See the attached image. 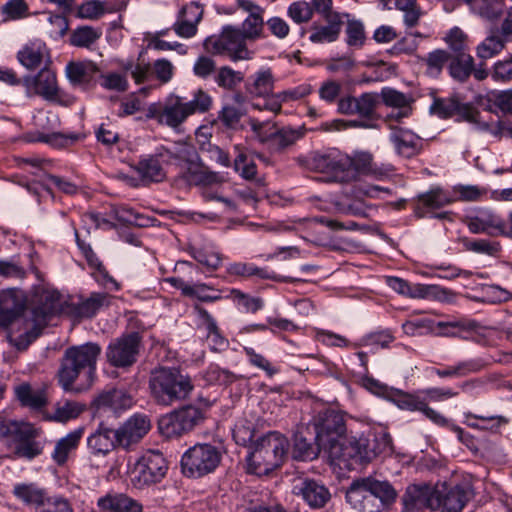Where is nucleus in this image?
I'll list each match as a JSON object with an SVG mask.
<instances>
[{"instance_id":"f257e3e1","label":"nucleus","mask_w":512,"mask_h":512,"mask_svg":"<svg viewBox=\"0 0 512 512\" xmlns=\"http://www.w3.org/2000/svg\"><path fill=\"white\" fill-rule=\"evenodd\" d=\"M101 354V347L94 342L68 347L61 358L57 378L60 386L66 392H80L75 388V381L85 376L87 386H90L96 372L97 360Z\"/></svg>"},{"instance_id":"f03ea898","label":"nucleus","mask_w":512,"mask_h":512,"mask_svg":"<svg viewBox=\"0 0 512 512\" xmlns=\"http://www.w3.org/2000/svg\"><path fill=\"white\" fill-rule=\"evenodd\" d=\"M61 310V295L55 290L38 287L31 298V320L24 322L25 329L22 334H8L9 342L17 350L23 351L35 341L42 333L48 321Z\"/></svg>"},{"instance_id":"7ed1b4c3","label":"nucleus","mask_w":512,"mask_h":512,"mask_svg":"<svg viewBox=\"0 0 512 512\" xmlns=\"http://www.w3.org/2000/svg\"><path fill=\"white\" fill-rule=\"evenodd\" d=\"M40 430L34 425L0 415V440L12 451V459L31 461L43 453L44 443L38 440Z\"/></svg>"},{"instance_id":"20e7f679","label":"nucleus","mask_w":512,"mask_h":512,"mask_svg":"<svg viewBox=\"0 0 512 512\" xmlns=\"http://www.w3.org/2000/svg\"><path fill=\"white\" fill-rule=\"evenodd\" d=\"M194 386L191 378L177 368L161 367L151 372L149 389L158 404L169 406L185 400Z\"/></svg>"},{"instance_id":"39448f33","label":"nucleus","mask_w":512,"mask_h":512,"mask_svg":"<svg viewBox=\"0 0 512 512\" xmlns=\"http://www.w3.org/2000/svg\"><path fill=\"white\" fill-rule=\"evenodd\" d=\"M288 440L276 431L260 437L247 457V472L255 475H267L278 468L287 453Z\"/></svg>"},{"instance_id":"423d86ee","label":"nucleus","mask_w":512,"mask_h":512,"mask_svg":"<svg viewBox=\"0 0 512 512\" xmlns=\"http://www.w3.org/2000/svg\"><path fill=\"white\" fill-rule=\"evenodd\" d=\"M381 449L372 445L364 434L343 437L337 444L330 447L327 452L331 462L340 468L354 470L358 466H364L372 462Z\"/></svg>"},{"instance_id":"0eeeda50","label":"nucleus","mask_w":512,"mask_h":512,"mask_svg":"<svg viewBox=\"0 0 512 512\" xmlns=\"http://www.w3.org/2000/svg\"><path fill=\"white\" fill-rule=\"evenodd\" d=\"M298 163L308 170L330 175L334 182L347 183L357 175L354 160L337 149L312 152L299 158Z\"/></svg>"},{"instance_id":"6e6552de","label":"nucleus","mask_w":512,"mask_h":512,"mask_svg":"<svg viewBox=\"0 0 512 512\" xmlns=\"http://www.w3.org/2000/svg\"><path fill=\"white\" fill-rule=\"evenodd\" d=\"M246 41L239 28L226 25L218 36L206 38L204 47L208 52L214 55H226L234 62L250 60L253 53L248 49Z\"/></svg>"},{"instance_id":"1a4fd4ad","label":"nucleus","mask_w":512,"mask_h":512,"mask_svg":"<svg viewBox=\"0 0 512 512\" xmlns=\"http://www.w3.org/2000/svg\"><path fill=\"white\" fill-rule=\"evenodd\" d=\"M177 175L190 185H212L223 182V177L206 166L196 162L193 147L183 144L177 148Z\"/></svg>"},{"instance_id":"9d476101","label":"nucleus","mask_w":512,"mask_h":512,"mask_svg":"<svg viewBox=\"0 0 512 512\" xmlns=\"http://www.w3.org/2000/svg\"><path fill=\"white\" fill-rule=\"evenodd\" d=\"M312 425L315 430L314 440L318 441L325 453L344 437L347 430L344 414L333 408L318 411L312 419Z\"/></svg>"},{"instance_id":"9b49d317","label":"nucleus","mask_w":512,"mask_h":512,"mask_svg":"<svg viewBox=\"0 0 512 512\" xmlns=\"http://www.w3.org/2000/svg\"><path fill=\"white\" fill-rule=\"evenodd\" d=\"M221 461L217 447L211 444H196L181 458L182 473L190 478H200L213 472Z\"/></svg>"},{"instance_id":"f8f14e48","label":"nucleus","mask_w":512,"mask_h":512,"mask_svg":"<svg viewBox=\"0 0 512 512\" xmlns=\"http://www.w3.org/2000/svg\"><path fill=\"white\" fill-rule=\"evenodd\" d=\"M204 418L202 409L187 405L162 416L158 421V428L167 438L179 437L200 425Z\"/></svg>"},{"instance_id":"ddd939ff","label":"nucleus","mask_w":512,"mask_h":512,"mask_svg":"<svg viewBox=\"0 0 512 512\" xmlns=\"http://www.w3.org/2000/svg\"><path fill=\"white\" fill-rule=\"evenodd\" d=\"M473 496L474 490L469 481L444 483L432 491L433 508L440 512H461Z\"/></svg>"},{"instance_id":"4468645a","label":"nucleus","mask_w":512,"mask_h":512,"mask_svg":"<svg viewBox=\"0 0 512 512\" xmlns=\"http://www.w3.org/2000/svg\"><path fill=\"white\" fill-rule=\"evenodd\" d=\"M168 466L162 453L159 451H148L135 464L132 470V483L142 489L146 486L160 482Z\"/></svg>"},{"instance_id":"2eb2a0df","label":"nucleus","mask_w":512,"mask_h":512,"mask_svg":"<svg viewBox=\"0 0 512 512\" xmlns=\"http://www.w3.org/2000/svg\"><path fill=\"white\" fill-rule=\"evenodd\" d=\"M177 150L159 149L155 154L142 156L134 166L135 171L143 180L161 182L166 177L164 165L172 166L177 171Z\"/></svg>"},{"instance_id":"dca6fc26","label":"nucleus","mask_w":512,"mask_h":512,"mask_svg":"<svg viewBox=\"0 0 512 512\" xmlns=\"http://www.w3.org/2000/svg\"><path fill=\"white\" fill-rule=\"evenodd\" d=\"M141 336L137 332H131L113 340L106 349L108 363L116 368L132 366L139 354Z\"/></svg>"},{"instance_id":"f3484780","label":"nucleus","mask_w":512,"mask_h":512,"mask_svg":"<svg viewBox=\"0 0 512 512\" xmlns=\"http://www.w3.org/2000/svg\"><path fill=\"white\" fill-rule=\"evenodd\" d=\"M27 308V296L18 288H9L0 292V330L8 329Z\"/></svg>"},{"instance_id":"a211bd4d","label":"nucleus","mask_w":512,"mask_h":512,"mask_svg":"<svg viewBox=\"0 0 512 512\" xmlns=\"http://www.w3.org/2000/svg\"><path fill=\"white\" fill-rule=\"evenodd\" d=\"M151 423L148 416L143 414H134L129 417L115 431L116 440L119 447L129 449L137 444L150 430Z\"/></svg>"},{"instance_id":"6ab92c4d","label":"nucleus","mask_w":512,"mask_h":512,"mask_svg":"<svg viewBox=\"0 0 512 512\" xmlns=\"http://www.w3.org/2000/svg\"><path fill=\"white\" fill-rule=\"evenodd\" d=\"M377 95L363 93L358 97L347 96L338 101V112L344 115H358L363 119L378 120L376 113Z\"/></svg>"},{"instance_id":"aec40b11","label":"nucleus","mask_w":512,"mask_h":512,"mask_svg":"<svg viewBox=\"0 0 512 512\" xmlns=\"http://www.w3.org/2000/svg\"><path fill=\"white\" fill-rule=\"evenodd\" d=\"M23 85L28 94L33 92L46 100H56L59 95L56 74L48 68L41 69L35 76L24 77Z\"/></svg>"},{"instance_id":"412c9836","label":"nucleus","mask_w":512,"mask_h":512,"mask_svg":"<svg viewBox=\"0 0 512 512\" xmlns=\"http://www.w3.org/2000/svg\"><path fill=\"white\" fill-rule=\"evenodd\" d=\"M293 493L302 499L313 509L324 507L331 498L328 488L318 480L304 478L293 486Z\"/></svg>"},{"instance_id":"4be33fe9","label":"nucleus","mask_w":512,"mask_h":512,"mask_svg":"<svg viewBox=\"0 0 512 512\" xmlns=\"http://www.w3.org/2000/svg\"><path fill=\"white\" fill-rule=\"evenodd\" d=\"M345 498L359 512H381V502L371 495L360 478L354 479L346 490Z\"/></svg>"},{"instance_id":"5701e85b","label":"nucleus","mask_w":512,"mask_h":512,"mask_svg":"<svg viewBox=\"0 0 512 512\" xmlns=\"http://www.w3.org/2000/svg\"><path fill=\"white\" fill-rule=\"evenodd\" d=\"M391 129L390 141L393 143L396 152L406 158H411L422 150L421 138L409 129L389 124Z\"/></svg>"},{"instance_id":"b1692460","label":"nucleus","mask_w":512,"mask_h":512,"mask_svg":"<svg viewBox=\"0 0 512 512\" xmlns=\"http://www.w3.org/2000/svg\"><path fill=\"white\" fill-rule=\"evenodd\" d=\"M133 397L124 388H110L102 391L93 400V406L97 410H112L120 412L131 408Z\"/></svg>"},{"instance_id":"393cba45","label":"nucleus","mask_w":512,"mask_h":512,"mask_svg":"<svg viewBox=\"0 0 512 512\" xmlns=\"http://www.w3.org/2000/svg\"><path fill=\"white\" fill-rule=\"evenodd\" d=\"M13 496L26 506H34L41 509L50 504L54 495L50 496L45 488L37 483H17L12 490Z\"/></svg>"},{"instance_id":"a878e982","label":"nucleus","mask_w":512,"mask_h":512,"mask_svg":"<svg viewBox=\"0 0 512 512\" xmlns=\"http://www.w3.org/2000/svg\"><path fill=\"white\" fill-rule=\"evenodd\" d=\"M401 512H419L424 508L434 510L432 491L428 485H409L401 497Z\"/></svg>"},{"instance_id":"bb28decb","label":"nucleus","mask_w":512,"mask_h":512,"mask_svg":"<svg viewBox=\"0 0 512 512\" xmlns=\"http://www.w3.org/2000/svg\"><path fill=\"white\" fill-rule=\"evenodd\" d=\"M465 223L469 231L474 234L485 233L490 236L506 234L504 221L490 212L468 217Z\"/></svg>"},{"instance_id":"cd10ccee","label":"nucleus","mask_w":512,"mask_h":512,"mask_svg":"<svg viewBox=\"0 0 512 512\" xmlns=\"http://www.w3.org/2000/svg\"><path fill=\"white\" fill-rule=\"evenodd\" d=\"M101 512H143V505L124 493H107L97 501Z\"/></svg>"},{"instance_id":"c85d7f7f","label":"nucleus","mask_w":512,"mask_h":512,"mask_svg":"<svg viewBox=\"0 0 512 512\" xmlns=\"http://www.w3.org/2000/svg\"><path fill=\"white\" fill-rule=\"evenodd\" d=\"M385 283L395 292L411 298L438 297L439 288L435 285L410 284L406 280L394 276L386 277Z\"/></svg>"},{"instance_id":"c756f323","label":"nucleus","mask_w":512,"mask_h":512,"mask_svg":"<svg viewBox=\"0 0 512 512\" xmlns=\"http://www.w3.org/2000/svg\"><path fill=\"white\" fill-rule=\"evenodd\" d=\"M111 296L104 292H94L79 303L69 305V313L76 318H92L105 306H109Z\"/></svg>"},{"instance_id":"7c9ffc66","label":"nucleus","mask_w":512,"mask_h":512,"mask_svg":"<svg viewBox=\"0 0 512 512\" xmlns=\"http://www.w3.org/2000/svg\"><path fill=\"white\" fill-rule=\"evenodd\" d=\"M270 129L272 131H270L266 144L271 153H282L304 136V132L301 129L289 127L276 129L275 125H271Z\"/></svg>"},{"instance_id":"2f4dec72","label":"nucleus","mask_w":512,"mask_h":512,"mask_svg":"<svg viewBox=\"0 0 512 512\" xmlns=\"http://www.w3.org/2000/svg\"><path fill=\"white\" fill-rule=\"evenodd\" d=\"M360 479L371 495L381 502L382 511L395 503L398 493L389 481L379 480L373 476L360 477Z\"/></svg>"},{"instance_id":"473e14b6","label":"nucleus","mask_w":512,"mask_h":512,"mask_svg":"<svg viewBox=\"0 0 512 512\" xmlns=\"http://www.w3.org/2000/svg\"><path fill=\"white\" fill-rule=\"evenodd\" d=\"M229 273L232 275L242 277H257L260 279H271L276 282H297L301 281L300 278H294L289 276H281L273 271H269L267 268H261L251 263H234L231 264Z\"/></svg>"},{"instance_id":"72a5a7b5","label":"nucleus","mask_w":512,"mask_h":512,"mask_svg":"<svg viewBox=\"0 0 512 512\" xmlns=\"http://www.w3.org/2000/svg\"><path fill=\"white\" fill-rule=\"evenodd\" d=\"M115 440V431L101 424L99 428L88 437L87 445L92 454L105 456L119 447L118 442H115Z\"/></svg>"},{"instance_id":"f704fd0d","label":"nucleus","mask_w":512,"mask_h":512,"mask_svg":"<svg viewBox=\"0 0 512 512\" xmlns=\"http://www.w3.org/2000/svg\"><path fill=\"white\" fill-rule=\"evenodd\" d=\"M452 202V199L439 187L419 194L414 208L418 218L425 217L428 210L439 209Z\"/></svg>"},{"instance_id":"c9c22d12","label":"nucleus","mask_w":512,"mask_h":512,"mask_svg":"<svg viewBox=\"0 0 512 512\" xmlns=\"http://www.w3.org/2000/svg\"><path fill=\"white\" fill-rule=\"evenodd\" d=\"M189 116L183 104V99L180 96H171L161 110L159 122L171 128H176L185 122Z\"/></svg>"},{"instance_id":"e433bc0d","label":"nucleus","mask_w":512,"mask_h":512,"mask_svg":"<svg viewBox=\"0 0 512 512\" xmlns=\"http://www.w3.org/2000/svg\"><path fill=\"white\" fill-rule=\"evenodd\" d=\"M324 20L327 22L326 25H319L317 23L312 24L311 29L313 32L309 37L311 42L329 43L335 41L339 37L343 24L340 14H332L328 16V18H324Z\"/></svg>"},{"instance_id":"4c0bfd02","label":"nucleus","mask_w":512,"mask_h":512,"mask_svg":"<svg viewBox=\"0 0 512 512\" xmlns=\"http://www.w3.org/2000/svg\"><path fill=\"white\" fill-rule=\"evenodd\" d=\"M274 84L275 78L271 69H261L248 78L245 89L253 97H266L273 92Z\"/></svg>"},{"instance_id":"58836bf2","label":"nucleus","mask_w":512,"mask_h":512,"mask_svg":"<svg viewBox=\"0 0 512 512\" xmlns=\"http://www.w3.org/2000/svg\"><path fill=\"white\" fill-rule=\"evenodd\" d=\"M383 9H397L403 12V22L407 28H413L418 25L423 11L416 0H380Z\"/></svg>"},{"instance_id":"ea45409f","label":"nucleus","mask_w":512,"mask_h":512,"mask_svg":"<svg viewBox=\"0 0 512 512\" xmlns=\"http://www.w3.org/2000/svg\"><path fill=\"white\" fill-rule=\"evenodd\" d=\"M83 433L84 428L79 427L57 441L52 458L58 465H63L67 462L69 454L78 447Z\"/></svg>"},{"instance_id":"a19ab883","label":"nucleus","mask_w":512,"mask_h":512,"mask_svg":"<svg viewBox=\"0 0 512 512\" xmlns=\"http://www.w3.org/2000/svg\"><path fill=\"white\" fill-rule=\"evenodd\" d=\"M488 362L482 358L461 361L454 366L445 369L433 368V372L440 378L465 377L471 373H477L484 369Z\"/></svg>"},{"instance_id":"79ce46f5","label":"nucleus","mask_w":512,"mask_h":512,"mask_svg":"<svg viewBox=\"0 0 512 512\" xmlns=\"http://www.w3.org/2000/svg\"><path fill=\"white\" fill-rule=\"evenodd\" d=\"M15 395L22 406L32 410H40L45 407L48 402L44 390H34L28 383H22L16 386Z\"/></svg>"},{"instance_id":"37998d69","label":"nucleus","mask_w":512,"mask_h":512,"mask_svg":"<svg viewBox=\"0 0 512 512\" xmlns=\"http://www.w3.org/2000/svg\"><path fill=\"white\" fill-rule=\"evenodd\" d=\"M99 72V67L93 61L70 62L66 66V75L73 84H87Z\"/></svg>"},{"instance_id":"c03bdc74","label":"nucleus","mask_w":512,"mask_h":512,"mask_svg":"<svg viewBox=\"0 0 512 512\" xmlns=\"http://www.w3.org/2000/svg\"><path fill=\"white\" fill-rule=\"evenodd\" d=\"M448 71L454 80L466 82L473 71V57L469 53H450Z\"/></svg>"},{"instance_id":"a18cd8bd","label":"nucleus","mask_w":512,"mask_h":512,"mask_svg":"<svg viewBox=\"0 0 512 512\" xmlns=\"http://www.w3.org/2000/svg\"><path fill=\"white\" fill-rule=\"evenodd\" d=\"M509 41L498 31V28H493L489 35L478 45L477 56L483 60L490 59L499 54Z\"/></svg>"},{"instance_id":"49530a36","label":"nucleus","mask_w":512,"mask_h":512,"mask_svg":"<svg viewBox=\"0 0 512 512\" xmlns=\"http://www.w3.org/2000/svg\"><path fill=\"white\" fill-rule=\"evenodd\" d=\"M323 450L318 441L307 439L302 432H297L294 436L293 456L295 459L308 460L314 459L319 452Z\"/></svg>"},{"instance_id":"de8ad7c7","label":"nucleus","mask_w":512,"mask_h":512,"mask_svg":"<svg viewBox=\"0 0 512 512\" xmlns=\"http://www.w3.org/2000/svg\"><path fill=\"white\" fill-rule=\"evenodd\" d=\"M86 406L83 403L73 400H62L56 403L53 415L49 417L50 420L56 422H67L77 418Z\"/></svg>"},{"instance_id":"09e8293b","label":"nucleus","mask_w":512,"mask_h":512,"mask_svg":"<svg viewBox=\"0 0 512 512\" xmlns=\"http://www.w3.org/2000/svg\"><path fill=\"white\" fill-rule=\"evenodd\" d=\"M243 80L244 74L229 66L220 67L214 75V81L218 87L229 91H233Z\"/></svg>"},{"instance_id":"8fccbe9b","label":"nucleus","mask_w":512,"mask_h":512,"mask_svg":"<svg viewBox=\"0 0 512 512\" xmlns=\"http://www.w3.org/2000/svg\"><path fill=\"white\" fill-rule=\"evenodd\" d=\"M426 398L416 393H407L402 390L395 389L390 401L397 405L400 409L409 411H420L424 405Z\"/></svg>"},{"instance_id":"3c124183","label":"nucleus","mask_w":512,"mask_h":512,"mask_svg":"<svg viewBox=\"0 0 512 512\" xmlns=\"http://www.w3.org/2000/svg\"><path fill=\"white\" fill-rule=\"evenodd\" d=\"M465 250L477 254H484L488 256H496L501 251V245L498 241L489 239H469L462 240Z\"/></svg>"},{"instance_id":"603ef678","label":"nucleus","mask_w":512,"mask_h":512,"mask_svg":"<svg viewBox=\"0 0 512 512\" xmlns=\"http://www.w3.org/2000/svg\"><path fill=\"white\" fill-rule=\"evenodd\" d=\"M102 35L101 30L91 26H82L74 30L70 36V43L76 47L89 48Z\"/></svg>"},{"instance_id":"864d4df0","label":"nucleus","mask_w":512,"mask_h":512,"mask_svg":"<svg viewBox=\"0 0 512 512\" xmlns=\"http://www.w3.org/2000/svg\"><path fill=\"white\" fill-rule=\"evenodd\" d=\"M113 216L119 222L128 225H135L139 227L148 226L149 218H146L139 213L135 212L132 208L127 206H115L110 211Z\"/></svg>"},{"instance_id":"5fc2aeb1","label":"nucleus","mask_w":512,"mask_h":512,"mask_svg":"<svg viewBox=\"0 0 512 512\" xmlns=\"http://www.w3.org/2000/svg\"><path fill=\"white\" fill-rule=\"evenodd\" d=\"M213 99L212 97L203 89H197L193 93V98L189 101L184 102L183 104L189 113V115H193L196 113H206L212 107Z\"/></svg>"},{"instance_id":"6e6d98bb","label":"nucleus","mask_w":512,"mask_h":512,"mask_svg":"<svg viewBox=\"0 0 512 512\" xmlns=\"http://www.w3.org/2000/svg\"><path fill=\"white\" fill-rule=\"evenodd\" d=\"M3 21H15L30 16L29 6L25 0H9L1 8Z\"/></svg>"},{"instance_id":"4d7b16f0","label":"nucleus","mask_w":512,"mask_h":512,"mask_svg":"<svg viewBox=\"0 0 512 512\" xmlns=\"http://www.w3.org/2000/svg\"><path fill=\"white\" fill-rule=\"evenodd\" d=\"M264 26L263 14L249 15L242 23L240 33L246 40L254 41L261 37Z\"/></svg>"},{"instance_id":"13d9d810","label":"nucleus","mask_w":512,"mask_h":512,"mask_svg":"<svg viewBox=\"0 0 512 512\" xmlns=\"http://www.w3.org/2000/svg\"><path fill=\"white\" fill-rule=\"evenodd\" d=\"M18 61L27 69H36L43 60V49L41 46H25L17 53Z\"/></svg>"},{"instance_id":"bf43d9fd","label":"nucleus","mask_w":512,"mask_h":512,"mask_svg":"<svg viewBox=\"0 0 512 512\" xmlns=\"http://www.w3.org/2000/svg\"><path fill=\"white\" fill-rule=\"evenodd\" d=\"M449 58L450 53L442 49L428 53L426 58L423 59L427 66V73L431 76H438L444 65L449 62Z\"/></svg>"},{"instance_id":"052dcab7","label":"nucleus","mask_w":512,"mask_h":512,"mask_svg":"<svg viewBox=\"0 0 512 512\" xmlns=\"http://www.w3.org/2000/svg\"><path fill=\"white\" fill-rule=\"evenodd\" d=\"M311 93V87L309 85L298 86L293 89H289L283 92H280L275 95V98L278 102H274L270 105L269 109L278 113L281 110V102H286L289 100H298L301 99Z\"/></svg>"},{"instance_id":"680f3d73","label":"nucleus","mask_w":512,"mask_h":512,"mask_svg":"<svg viewBox=\"0 0 512 512\" xmlns=\"http://www.w3.org/2000/svg\"><path fill=\"white\" fill-rule=\"evenodd\" d=\"M288 16L297 24L309 22L313 17V9L306 1H295L287 9Z\"/></svg>"},{"instance_id":"e2e57ef3","label":"nucleus","mask_w":512,"mask_h":512,"mask_svg":"<svg viewBox=\"0 0 512 512\" xmlns=\"http://www.w3.org/2000/svg\"><path fill=\"white\" fill-rule=\"evenodd\" d=\"M457 107L458 99L455 97L437 98L431 105L430 112L442 119H447L455 116V111L457 110Z\"/></svg>"},{"instance_id":"0e129e2a","label":"nucleus","mask_w":512,"mask_h":512,"mask_svg":"<svg viewBox=\"0 0 512 512\" xmlns=\"http://www.w3.org/2000/svg\"><path fill=\"white\" fill-rule=\"evenodd\" d=\"M205 378L209 383L229 385L234 383L238 379V376L232 371L221 368L218 365H211L205 373Z\"/></svg>"},{"instance_id":"69168bd1","label":"nucleus","mask_w":512,"mask_h":512,"mask_svg":"<svg viewBox=\"0 0 512 512\" xmlns=\"http://www.w3.org/2000/svg\"><path fill=\"white\" fill-rule=\"evenodd\" d=\"M383 103L389 107H405L411 106L413 98L393 88H383L381 91Z\"/></svg>"},{"instance_id":"338daca9","label":"nucleus","mask_w":512,"mask_h":512,"mask_svg":"<svg viewBox=\"0 0 512 512\" xmlns=\"http://www.w3.org/2000/svg\"><path fill=\"white\" fill-rule=\"evenodd\" d=\"M244 108L235 107L234 105L226 104L218 113V119L227 128H234L245 115Z\"/></svg>"},{"instance_id":"774afa93","label":"nucleus","mask_w":512,"mask_h":512,"mask_svg":"<svg viewBox=\"0 0 512 512\" xmlns=\"http://www.w3.org/2000/svg\"><path fill=\"white\" fill-rule=\"evenodd\" d=\"M491 77L495 82L512 81V56L498 60L492 66Z\"/></svg>"}]
</instances>
